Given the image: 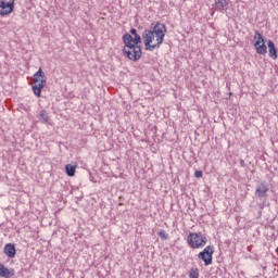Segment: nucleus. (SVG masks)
Returning a JSON list of instances; mask_svg holds the SVG:
<instances>
[{"label":"nucleus","instance_id":"nucleus-3","mask_svg":"<svg viewBox=\"0 0 278 278\" xmlns=\"http://www.w3.org/2000/svg\"><path fill=\"white\" fill-rule=\"evenodd\" d=\"M187 244L190 249H203L207 244V236L202 232H189Z\"/></svg>","mask_w":278,"mask_h":278},{"label":"nucleus","instance_id":"nucleus-4","mask_svg":"<svg viewBox=\"0 0 278 278\" xmlns=\"http://www.w3.org/2000/svg\"><path fill=\"white\" fill-rule=\"evenodd\" d=\"M33 92L35 97L40 98V94H42V88L47 86V76L45 75V72L40 67L33 76Z\"/></svg>","mask_w":278,"mask_h":278},{"label":"nucleus","instance_id":"nucleus-2","mask_svg":"<svg viewBox=\"0 0 278 278\" xmlns=\"http://www.w3.org/2000/svg\"><path fill=\"white\" fill-rule=\"evenodd\" d=\"M123 42H124V49L123 53L128 60H131L132 62H138L140 58H142V49L140 48V45L142 41H134V37L129 35V33H126L123 36Z\"/></svg>","mask_w":278,"mask_h":278},{"label":"nucleus","instance_id":"nucleus-17","mask_svg":"<svg viewBox=\"0 0 278 278\" xmlns=\"http://www.w3.org/2000/svg\"><path fill=\"white\" fill-rule=\"evenodd\" d=\"M159 237H160L162 240H168V235H166V231H165V230H160V231H159Z\"/></svg>","mask_w":278,"mask_h":278},{"label":"nucleus","instance_id":"nucleus-11","mask_svg":"<svg viewBox=\"0 0 278 278\" xmlns=\"http://www.w3.org/2000/svg\"><path fill=\"white\" fill-rule=\"evenodd\" d=\"M76 172H77V163L65 165V173L67 177H75Z\"/></svg>","mask_w":278,"mask_h":278},{"label":"nucleus","instance_id":"nucleus-1","mask_svg":"<svg viewBox=\"0 0 278 278\" xmlns=\"http://www.w3.org/2000/svg\"><path fill=\"white\" fill-rule=\"evenodd\" d=\"M166 25L157 22L152 29H146L142 34V40L146 51H155L164 45L166 37Z\"/></svg>","mask_w":278,"mask_h":278},{"label":"nucleus","instance_id":"nucleus-8","mask_svg":"<svg viewBox=\"0 0 278 278\" xmlns=\"http://www.w3.org/2000/svg\"><path fill=\"white\" fill-rule=\"evenodd\" d=\"M270 188L268 187V184L266 181L261 182V186H257L255 189V194L258 197V199H266L268 197Z\"/></svg>","mask_w":278,"mask_h":278},{"label":"nucleus","instance_id":"nucleus-6","mask_svg":"<svg viewBox=\"0 0 278 278\" xmlns=\"http://www.w3.org/2000/svg\"><path fill=\"white\" fill-rule=\"evenodd\" d=\"M198 258L204 262V266H211L214 260V248L213 245H207L202 252L198 254Z\"/></svg>","mask_w":278,"mask_h":278},{"label":"nucleus","instance_id":"nucleus-16","mask_svg":"<svg viewBox=\"0 0 278 278\" xmlns=\"http://www.w3.org/2000/svg\"><path fill=\"white\" fill-rule=\"evenodd\" d=\"M190 278H199V268H191L189 271Z\"/></svg>","mask_w":278,"mask_h":278},{"label":"nucleus","instance_id":"nucleus-18","mask_svg":"<svg viewBox=\"0 0 278 278\" xmlns=\"http://www.w3.org/2000/svg\"><path fill=\"white\" fill-rule=\"evenodd\" d=\"M194 177H197V179H201V177H203V172H201V170H195V172H194Z\"/></svg>","mask_w":278,"mask_h":278},{"label":"nucleus","instance_id":"nucleus-10","mask_svg":"<svg viewBox=\"0 0 278 278\" xmlns=\"http://www.w3.org/2000/svg\"><path fill=\"white\" fill-rule=\"evenodd\" d=\"M4 255H8L10 258L16 256V248L12 243H8L4 245Z\"/></svg>","mask_w":278,"mask_h":278},{"label":"nucleus","instance_id":"nucleus-9","mask_svg":"<svg viewBox=\"0 0 278 278\" xmlns=\"http://www.w3.org/2000/svg\"><path fill=\"white\" fill-rule=\"evenodd\" d=\"M0 277L11 278L14 277V269L5 267V265L0 264Z\"/></svg>","mask_w":278,"mask_h":278},{"label":"nucleus","instance_id":"nucleus-7","mask_svg":"<svg viewBox=\"0 0 278 278\" xmlns=\"http://www.w3.org/2000/svg\"><path fill=\"white\" fill-rule=\"evenodd\" d=\"M12 12H14V0L9 2L0 0V16H10Z\"/></svg>","mask_w":278,"mask_h":278},{"label":"nucleus","instance_id":"nucleus-15","mask_svg":"<svg viewBox=\"0 0 278 278\" xmlns=\"http://www.w3.org/2000/svg\"><path fill=\"white\" fill-rule=\"evenodd\" d=\"M39 121L41 123H49V113H47V111H40Z\"/></svg>","mask_w":278,"mask_h":278},{"label":"nucleus","instance_id":"nucleus-12","mask_svg":"<svg viewBox=\"0 0 278 278\" xmlns=\"http://www.w3.org/2000/svg\"><path fill=\"white\" fill-rule=\"evenodd\" d=\"M267 47L269 49V58H271V60H277V48L275 47V42L269 40Z\"/></svg>","mask_w":278,"mask_h":278},{"label":"nucleus","instance_id":"nucleus-14","mask_svg":"<svg viewBox=\"0 0 278 278\" xmlns=\"http://www.w3.org/2000/svg\"><path fill=\"white\" fill-rule=\"evenodd\" d=\"M130 34V36L132 37V42H142V37L138 35V30H136V28H131Z\"/></svg>","mask_w":278,"mask_h":278},{"label":"nucleus","instance_id":"nucleus-5","mask_svg":"<svg viewBox=\"0 0 278 278\" xmlns=\"http://www.w3.org/2000/svg\"><path fill=\"white\" fill-rule=\"evenodd\" d=\"M253 39L256 53H258V55H266V53H268V48L266 47V42L264 41L262 34L256 31Z\"/></svg>","mask_w":278,"mask_h":278},{"label":"nucleus","instance_id":"nucleus-13","mask_svg":"<svg viewBox=\"0 0 278 278\" xmlns=\"http://www.w3.org/2000/svg\"><path fill=\"white\" fill-rule=\"evenodd\" d=\"M216 8L219 12H225L229 8V2L227 0H217Z\"/></svg>","mask_w":278,"mask_h":278}]
</instances>
